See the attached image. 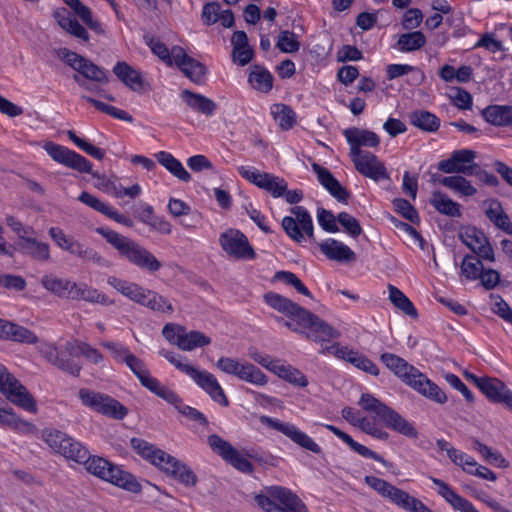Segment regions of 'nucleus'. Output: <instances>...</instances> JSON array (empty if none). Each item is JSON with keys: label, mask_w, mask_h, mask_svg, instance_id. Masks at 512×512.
Returning <instances> with one entry per match:
<instances>
[{"label": "nucleus", "mask_w": 512, "mask_h": 512, "mask_svg": "<svg viewBox=\"0 0 512 512\" xmlns=\"http://www.w3.org/2000/svg\"><path fill=\"white\" fill-rule=\"evenodd\" d=\"M77 72L84 78L98 83H107L109 81L107 72L87 58H84Z\"/></svg>", "instance_id": "47"}, {"label": "nucleus", "mask_w": 512, "mask_h": 512, "mask_svg": "<svg viewBox=\"0 0 512 512\" xmlns=\"http://www.w3.org/2000/svg\"><path fill=\"white\" fill-rule=\"evenodd\" d=\"M479 389L491 402L499 404L509 388L497 378L484 377Z\"/></svg>", "instance_id": "38"}, {"label": "nucleus", "mask_w": 512, "mask_h": 512, "mask_svg": "<svg viewBox=\"0 0 512 512\" xmlns=\"http://www.w3.org/2000/svg\"><path fill=\"white\" fill-rule=\"evenodd\" d=\"M343 134L350 146V156L369 152L362 150L361 147L376 148L380 144L379 136L370 130L350 127L345 129Z\"/></svg>", "instance_id": "14"}, {"label": "nucleus", "mask_w": 512, "mask_h": 512, "mask_svg": "<svg viewBox=\"0 0 512 512\" xmlns=\"http://www.w3.org/2000/svg\"><path fill=\"white\" fill-rule=\"evenodd\" d=\"M210 343V337L206 336L203 332L198 330L187 332L183 327V333L177 339L176 346L183 351H192L196 348L207 346Z\"/></svg>", "instance_id": "32"}, {"label": "nucleus", "mask_w": 512, "mask_h": 512, "mask_svg": "<svg viewBox=\"0 0 512 512\" xmlns=\"http://www.w3.org/2000/svg\"><path fill=\"white\" fill-rule=\"evenodd\" d=\"M44 149L54 161L80 173H88L94 178L104 180L98 172H93L92 163L75 151L53 142L46 143ZM102 185L106 191L113 193L115 197H123V189L125 188L122 185H117L111 180L103 181Z\"/></svg>", "instance_id": "3"}, {"label": "nucleus", "mask_w": 512, "mask_h": 512, "mask_svg": "<svg viewBox=\"0 0 512 512\" xmlns=\"http://www.w3.org/2000/svg\"><path fill=\"white\" fill-rule=\"evenodd\" d=\"M430 203L441 214L450 217H459L461 215L460 205L441 191H434L432 193Z\"/></svg>", "instance_id": "35"}, {"label": "nucleus", "mask_w": 512, "mask_h": 512, "mask_svg": "<svg viewBox=\"0 0 512 512\" xmlns=\"http://www.w3.org/2000/svg\"><path fill=\"white\" fill-rule=\"evenodd\" d=\"M123 362L130 368L143 386L147 384L148 379L152 378L144 362L131 352Z\"/></svg>", "instance_id": "52"}, {"label": "nucleus", "mask_w": 512, "mask_h": 512, "mask_svg": "<svg viewBox=\"0 0 512 512\" xmlns=\"http://www.w3.org/2000/svg\"><path fill=\"white\" fill-rule=\"evenodd\" d=\"M355 169L363 176L376 182L389 179L388 172L383 162L371 152L350 156Z\"/></svg>", "instance_id": "13"}, {"label": "nucleus", "mask_w": 512, "mask_h": 512, "mask_svg": "<svg viewBox=\"0 0 512 512\" xmlns=\"http://www.w3.org/2000/svg\"><path fill=\"white\" fill-rule=\"evenodd\" d=\"M131 446L144 459L181 484L188 487L197 484L198 478L193 470L174 456L139 438H132Z\"/></svg>", "instance_id": "1"}, {"label": "nucleus", "mask_w": 512, "mask_h": 512, "mask_svg": "<svg viewBox=\"0 0 512 512\" xmlns=\"http://www.w3.org/2000/svg\"><path fill=\"white\" fill-rule=\"evenodd\" d=\"M461 274L468 280L478 279L483 270L482 261L474 255H466L461 263Z\"/></svg>", "instance_id": "49"}, {"label": "nucleus", "mask_w": 512, "mask_h": 512, "mask_svg": "<svg viewBox=\"0 0 512 512\" xmlns=\"http://www.w3.org/2000/svg\"><path fill=\"white\" fill-rule=\"evenodd\" d=\"M174 64L194 83H201L205 74L206 67L196 59L187 55L180 46H174Z\"/></svg>", "instance_id": "16"}, {"label": "nucleus", "mask_w": 512, "mask_h": 512, "mask_svg": "<svg viewBox=\"0 0 512 512\" xmlns=\"http://www.w3.org/2000/svg\"><path fill=\"white\" fill-rule=\"evenodd\" d=\"M81 300L106 306L114 304V301L109 299L108 296L85 283H82Z\"/></svg>", "instance_id": "57"}, {"label": "nucleus", "mask_w": 512, "mask_h": 512, "mask_svg": "<svg viewBox=\"0 0 512 512\" xmlns=\"http://www.w3.org/2000/svg\"><path fill=\"white\" fill-rule=\"evenodd\" d=\"M325 428L331 431L333 434H335L337 437H339L343 442H345L354 452L358 453L359 455L365 457V458H371L374 459L377 462L382 463L384 466H387V461L377 454L376 452L370 450L366 446L356 442L353 440V438L345 433L344 431L340 430L339 428L326 424Z\"/></svg>", "instance_id": "25"}, {"label": "nucleus", "mask_w": 512, "mask_h": 512, "mask_svg": "<svg viewBox=\"0 0 512 512\" xmlns=\"http://www.w3.org/2000/svg\"><path fill=\"white\" fill-rule=\"evenodd\" d=\"M380 359L389 370H391L397 377L402 379V381L408 385L409 382L413 381V378H415L416 374L419 372L417 368L410 365L406 360L395 354L383 353L380 356Z\"/></svg>", "instance_id": "18"}, {"label": "nucleus", "mask_w": 512, "mask_h": 512, "mask_svg": "<svg viewBox=\"0 0 512 512\" xmlns=\"http://www.w3.org/2000/svg\"><path fill=\"white\" fill-rule=\"evenodd\" d=\"M8 340L25 344H35L38 342V337L31 330L13 323Z\"/></svg>", "instance_id": "56"}, {"label": "nucleus", "mask_w": 512, "mask_h": 512, "mask_svg": "<svg viewBox=\"0 0 512 512\" xmlns=\"http://www.w3.org/2000/svg\"><path fill=\"white\" fill-rule=\"evenodd\" d=\"M68 279L58 278L54 275H44L41 278V285L49 292L64 297L67 294Z\"/></svg>", "instance_id": "51"}, {"label": "nucleus", "mask_w": 512, "mask_h": 512, "mask_svg": "<svg viewBox=\"0 0 512 512\" xmlns=\"http://www.w3.org/2000/svg\"><path fill=\"white\" fill-rule=\"evenodd\" d=\"M78 200L109 218L114 210L112 206L104 203L100 199L85 191L79 195Z\"/></svg>", "instance_id": "60"}, {"label": "nucleus", "mask_w": 512, "mask_h": 512, "mask_svg": "<svg viewBox=\"0 0 512 512\" xmlns=\"http://www.w3.org/2000/svg\"><path fill=\"white\" fill-rule=\"evenodd\" d=\"M385 426L409 438H416L418 436L415 427L393 409Z\"/></svg>", "instance_id": "43"}, {"label": "nucleus", "mask_w": 512, "mask_h": 512, "mask_svg": "<svg viewBox=\"0 0 512 512\" xmlns=\"http://www.w3.org/2000/svg\"><path fill=\"white\" fill-rule=\"evenodd\" d=\"M208 444L223 460L242 473L251 474L253 465L228 441L219 435L212 434L208 437Z\"/></svg>", "instance_id": "11"}, {"label": "nucleus", "mask_w": 512, "mask_h": 512, "mask_svg": "<svg viewBox=\"0 0 512 512\" xmlns=\"http://www.w3.org/2000/svg\"><path fill=\"white\" fill-rule=\"evenodd\" d=\"M149 391L162 398L169 404L174 405L176 408L182 399L179 395L167 386L162 385L156 378L148 379L147 384L144 386Z\"/></svg>", "instance_id": "44"}, {"label": "nucleus", "mask_w": 512, "mask_h": 512, "mask_svg": "<svg viewBox=\"0 0 512 512\" xmlns=\"http://www.w3.org/2000/svg\"><path fill=\"white\" fill-rule=\"evenodd\" d=\"M139 304L160 313L171 314L174 311L172 304L165 297L148 289L145 290Z\"/></svg>", "instance_id": "39"}, {"label": "nucleus", "mask_w": 512, "mask_h": 512, "mask_svg": "<svg viewBox=\"0 0 512 512\" xmlns=\"http://www.w3.org/2000/svg\"><path fill=\"white\" fill-rule=\"evenodd\" d=\"M388 291L389 300L396 308L410 317L416 318L418 316L415 306L400 289L389 284Z\"/></svg>", "instance_id": "42"}, {"label": "nucleus", "mask_w": 512, "mask_h": 512, "mask_svg": "<svg viewBox=\"0 0 512 512\" xmlns=\"http://www.w3.org/2000/svg\"><path fill=\"white\" fill-rule=\"evenodd\" d=\"M290 212L295 215V217L285 216L282 219V228L286 234L298 243L304 241L305 235L309 239H313V222L307 209L302 206H295L290 209Z\"/></svg>", "instance_id": "8"}, {"label": "nucleus", "mask_w": 512, "mask_h": 512, "mask_svg": "<svg viewBox=\"0 0 512 512\" xmlns=\"http://www.w3.org/2000/svg\"><path fill=\"white\" fill-rule=\"evenodd\" d=\"M426 44V37L420 31L401 34L397 46L403 52H411L421 49Z\"/></svg>", "instance_id": "46"}, {"label": "nucleus", "mask_w": 512, "mask_h": 512, "mask_svg": "<svg viewBox=\"0 0 512 512\" xmlns=\"http://www.w3.org/2000/svg\"><path fill=\"white\" fill-rule=\"evenodd\" d=\"M298 325L299 328H294L295 332L305 335L313 341H330L340 335L332 326L308 310L305 311Z\"/></svg>", "instance_id": "9"}, {"label": "nucleus", "mask_w": 512, "mask_h": 512, "mask_svg": "<svg viewBox=\"0 0 512 512\" xmlns=\"http://www.w3.org/2000/svg\"><path fill=\"white\" fill-rule=\"evenodd\" d=\"M113 73L127 87L133 91H141L143 88V79L139 71L135 70L126 62H117L113 68Z\"/></svg>", "instance_id": "26"}, {"label": "nucleus", "mask_w": 512, "mask_h": 512, "mask_svg": "<svg viewBox=\"0 0 512 512\" xmlns=\"http://www.w3.org/2000/svg\"><path fill=\"white\" fill-rule=\"evenodd\" d=\"M461 238L463 243L473 252H475L483 243L486 244V241L488 240L482 231L474 227L468 228L465 233L461 235Z\"/></svg>", "instance_id": "62"}, {"label": "nucleus", "mask_w": 512, "mask_h": 512, "mask_svg": "<svg viewBox=\"0 0 512 512\" xmlns=\"http://www.w3.org/2000/svg\"><path fill=\"white\" fill-rule=\"evenodd\" d=\"M359 405L369 414H371L372 422H381L385 425L392 408L375 398L369 393H363L359 400Z\"/></svg>", "instance_id": "24"}, {"label": "nucleus", "mask_w": 512, "mask_h": 512, "mask_svg": "<svg viewBox=\"0 0 512 512\" xmlns=\"http://www.w3.org/2000/svg\"><path fill=\"white\" fill-rule=\"evenodd\" d=\"M276 46L283 53H296L300 49V42L295 33L284 30L279 33Z\"/></svg>", "instance_id": "54"}, {"label": "nucleus", "mask_w": 512, "mask_h": 512, "mask_svg": "<svg viewBox=\"0 0 512 512\" xmlns=\"http://www.w3.org/2000/svg\"><path fill=\"white\" fill-rule=\"evenodd\" d=\"M180 97L190 109L206 117L213 116L217 110V104L212 99L188 89L182 90Z\"/></svg>", "instance_id": "23"}, {"label": "nucleus", "mask_w": 512, "mask_h": 512, "mask_svg": "<svg viewBox=\"0 0 512 512\" xmlns=\"http://www.w3.org/2000/svg\"><path fill=\"white\" fill-rule=\"evenodd\" d=\"M456 166L461 168L459 174L472 176L479 164L474 162L476 152L470 149H460L454 151L452 154Z\"/></svg>", "instance_id": "41"}, {"label": "nucleus", "mask_w": 512, "mask_h": 512, "mask_svg": "<svg viewBox=\"0 0 512 512\" xmlns=\"http://www.w3.org/2000/svg\"><path fill=\"white\" fill-rule=\"evenodd\" d=\"M83 463L86 464V468L90 473L120 488L133 493H138L141 490V485L133 475L121 470L118 466L104 458L90 457L88 453L87 459Z\"/></svg>", "instance_id": "4"}, {"label": "nucleus", "mask_w": 512, "mask_h": 512, "mask_svg": "<svg viewBox=\"0 0 512 512\" xmlns=\"http://www.w3.org/2000/svg\"><path fill=\"white\" fill-rule=\"evenodd\" d=\"M156 157L158 162L179 180L183 182L190 181L191 175L183 167L182 163L178 159H176L172 154L161 151L156 155Z\"/></svg>", "instance_id": "36"}, {"label": "nucleus", "mask_w": 512, "mask_h": 512, "mask_svg": "<svg viewBox=\"0 0 512 512\" xmlns=\"http://www.w3.org/2000/svg\"><path fill=\"white\" fill-rule=\"evenodd\" d=\"M266 492V495L255 497L256 503L265 512H308L303 501L285 487L271 486Z\"/></svg>", "instance_id": "5"}, {"label": "nucleus", "mask_w": 512, "mask_h": 512, "mask_svg": "<svg viewBox=\"0 0 512 512\" xmlns=\"http://www.w3.org/2000/svg\"><path fill=\"white\" fill-rule=\"evenodd\" d=\"M486 217L499 229L512 235V222L504 211L500 201L494 199L489 201V206L485 211Z\"/></svg>", "instance_id": "30"}, {"label": "nucleus", "mask_w": 512, "mask_h": 512, "mask_svg": "<svg viewBox=\"0 0 512 512\" xmlns=\"http://www.w3.org/2000/svg\"><path fill=\"white\" fill-rule=\"evenodd\" d=\"M107 394H103L100 392H96L94 390H90L87 388H81L78 392L79 399L81 400V403L89 407L90 409L97 412L101 402L105 398Z\"/></svg>", "instance_id": "61"}, {"label": "nucleus", "mask_w": 512, "mask_h": 512, "mask_svg": "<svg viewBox=\"0 0 512 512\" xmlns=\"http://www.w3.org/2000/svg\"><path fill=\"white\" fill-rule=\"evenodd\" d=\"M260 188L269 192L273 197L278 198L286 192L287 182L283 178L268 173V178L263 181Z\"/></svg>", "instance_id": "55"}, {"label": "nucleus", "mask_w": 512, "mask_h": 512, "mask_svg": "<svg viewBox=\"0 0 512 512\" xmlns=\"http://www.w3.org/2000/svg\"><path fill=\"white\" fill-rule=\"evenodd\" d=\"M43 440L55 452L65 458L82 463L87 459L88 450L74 438L57 429H45Z\"/></svg>", "instance_id": "6"}, {"label": "nucleus", "mask_w": 512, "mask_h": 512, "mask_svg": "<svg viewBox=\"0 0 512 512\" xmlns=\"http://www.w3.org/2000/svg\"><path fill=\"white\" fill-rule=\"evenodd\" d=\"M107 283L122 295L138 304L141 302V299L143 298L146 290L136 283L128 282L115 276H110L107 280Z\"/></svg>", "instance_id": "33"}, {"label": "nucleus", "mask_w": 512, "mask_h": 512, "mask_svg": "<svg viewBox=\"0 0 512 512\" xmlns=\"http://www.w3.org/2000/svg\"><path fill=\"white\" fill-rule=\"evenodd\" d=\"M53 16L63 30L85 42L89 40V35L85 28L76 19L71 18L65 8L56 10Z\"/></svg>", "instance_id": "28"}, {"label": "nucleus", "mask_w": 512, "mask_h": 512, "mask_svg": "<svg viewBox=\"0 0 512 512\" xmlns=\"http://www.w3.org/2000/svg\"><path fill=\"white\" fill-rule=\"evenodd\" d=\"M337 221L352 238H357L362 233L359 221L347 212L339 213L337 215Z\"/></svg>", "instance_id": "63"}, {"label": "nucleus", "mask_w": 512, "mask_h": 512, "mask_svg": "<svg viewBox=\"0 0 512 512\" xmlns=\"http://www.w3.org/2000/svg\"><path fill=\"white\" fill-rule=\"evenodd\" d=\"M221 248L236 259H254L255 252L248 238L237 229H228L219 236Z\"/></svg>", "instance_id": "12"}, {"label": "nucleus", "mask_w": 512, "mask_h": 512, "mask_svg": "<svg viewBox=\"0 0 512 512\" xmlns=\"http://www.w3.org/2000/svg\"><path fill=\"white\" fill-rule=\"evenodd\" d=\"M271 113L283 130L292 128L296 122L295 112L288 105L274 104Z\"/></svg>", "instance_id": "48"}, {"label": "nucleus", "mask_w": 512, "mask_h": 512, "mask_svg": "<svg viewBox=\"0 0 512 512\" xmlns=\"http://www.w3.org/2000/svg\"><path fill=\"white\" fill-rule=\"evenodd\" d=\"M40 353L50 364L58 369L75 377L80 375L82 365L71 358H67L65 350L60 351L55 345L45 343L40 346Z\"/></svg>", "instance_id": "15"}, {"label": "nucleus", "mask_w": 512, "mask_h": 512, "mask_svg": "<svg viewBox=\"0 0 512 512\" xmlns=\"http://www.w3.org/2000/svg\"><path fill=\"white\" fill-rule=\"evenodd\" d=\"M264 299L266 303L273 309L285 314L288 317H291L293 320H297L298 322L307 310L292 300L277 293H267L265 294Z\"/></svg>", "instance_id": "19"}, {"label": "nucleus", "mask_w": 512, "mask_h": 512, "mask_svg": "<svg viewBox=\"0 0 512 512\" xmlns=\"http://www.w3.org/2000/svg\"><path fill=\"white\" fill-rule=\"evenodd\" d=\"M439 183L462 196L469 197L477 193V189L472 185L471 181L467 180L462 175L440 178Z\"/></svg>", "instance_id": "37"}, {"label": "nucleus", "mask_w": 512, "mask_h": 512, "mask_svg": "<svg viewBox=\"0 0 512 512\" xmlns=\"http://www.w3.org/2000/svg\"><path fill=\"white\" fill-rule=\"evenodd\" d=\"M65 351L70 357L84 356L93 364H99L103 355L88 343L81 341H68L64 345Z\"/></svg>", "instance_id": "31"}, {"label": "nucleus", "mask_w": 512, "mask_h": 512, "mask_svg": "<svg viewBox=\"0 0 512 512\" xmlns=\"http://www.w3.org/2000/svg\"><path fill=\"white\" fill-rule=\"evenodd\" d=\"M95 231L105 238L122 259L130 264L151 273L161 269V262L137 241L104 227H97Z\"/></svg>", "instance_id": "2"}, {"label": "nucleus", "mask_w": 512, "mask_h": 512, "mask_svg": "<svg viewBox=\"0 0 512 512\" xmlns=\"http://www.w3.org/2000/svg\"><path fill=\"white\" fill-rule=\"evenodd\" d=\"M327 352L335 354L338 358L346 360L356 368L369 373L371 375H379V368L365 355L357 351L351 350L347 347H340L339 345H331L325 348Z\"/></svg>", "instance_id": "17"}, {"label": "nucleus", "mask_w": 512, "mask_h": 512, "mask_svg": "<svg viewBox=\"0 0 512 512\" xmlns=\"http://www.w3.org/2000/svg\"><path fill=\"white\" fill-rule=\"evenodd\" d=\"M431 480L438 486V494L443 497L454 510L459 512H479L470 501L456 493L447 483L438 478H431Z\"/></svg>", "instance_id": "20"}, {"label": "nucleus", "mask_w": 512, "mask_h": 512, "mask_svg": "<svg viewBox=\"0 0 512 512\" xmlns=\"http://www.w3.org/2000/svg\"><path fill=\"white\" fill-rule=\"evenodd\" d=\"M260 421L261 423L266 424L268 427L284 434L291 441L303 449H306L315 454H320L322 452L321 447L306 433L299 430L294 424L289 422H282L278 419H274L268 416H262Z\"/></svg>", "instance_id": "10"}, {"label": "nucleus", "mask_w": 512, "mask_h": 512, "mask_svg": "<svg viewBox=\"0 0 512 512\" xmlns=\"http://www.w3.org/2000/svg\"><path fill=\"white\" fill-rule=\"evenodd\" d=\"M68 138L82 151L87 153L89 156L102 160L105 157V151L103 149L97 148L86 140L78 137L76 133L72 130H68L66 132Z\"/></svg>", "instance_id": "53"}, {"label": "nucleus", "mask_w": 512, "mask_h": 512, "mask_svg": "<svg viewBox=\"0 0 512 512\" xmlns=\"http://www.w3.org/2000/svg\"><path fill=\"white\" fill-rule=\"evenodd\" d=\"M482 117L494 126H508L512 124V106L490 105L482 110Z\"/></svg>", "instance_id": "29"}, {"label": "nucleus", "mask_w": 512, "mask_h": 512, "mask_svg": "<svg viewBox=\"0 0 512 512\" xmlns=\"http://www.w3.org/2000/svg\"><path fill=\"white\" fill-rule=\"evenodd\" d=\"M491 310L506 322L512 324V309L509 305L499 296L491 295Z\"/></svg>", "instance_id": "64"}, {"label": "nucleus", "mask_w": 512, "mask_h": 512, "mask_svg": "<svg viewBox=\"0 0 512 512\" xmlns=\"http://www.w3.org/2000/svg\"><path fill=\"white\" fill-rule=\"evenodd\" d=\"M249 84L261 93H268L273 87V76L264 67L254 65L248 76Z\"/></svg>", "instance_id": "34"}, {"label": "nucleus", "mask_w": 512, "mask_h": 512, "mask_svg": "<svg viewBox=\"0 0 512 512\" xmlns=\"http://www.w3.org/2000/svg\"><path fill=\"white\" fill-rule=\"evenodd\" d=\"M0 391L14 404L35 412L36 403L27 389L0 363Z\"/></svg>", "instance_id": "7"}, {"label": "nucleus", "mask_w": 512, "mask_h": 512, "mask_svg": "<svg viewBox=\"0 0 512 512\" xmlns=\"http://www.w3.org/2000/svg\"><path fill=\"white\" fill-rule=\"evenodd\" d=\"M238 378L258 386H263L267 383L266 375L250 363L242 365Z\"/></svg>", "instance_id": "50"}, {"label": "nucleus", "mask_w": 512, "mask_h": 512, "mask_svg": "<svg viewBox=\"0 0 512 512\" xmlns=\"http://www.w3.org/2000/svg\"><path fill=\"white\" fill-rule=\"evenodd\" d=\"M18 245L21 252L35 260L48 261L50 259L49 245L45 242L38 241L30 234L27 237H23V240H20Z\"/></svg>", "instance_id": "27"}, {"label": "nucleus", "mask_w": 512, "mask_h": 512, "mask_svg": "<svg viewBox=\"0 0 512 512\" xmlns=\"http://www.w3.org/2000/svg\"><path fill=\"white\" fill-rule=\"evenodd\" d=\"M320 251L329 259L337 262H354L355 252L344 243L329 238L319 244Z\"/></svg>", "instance_id": "21"}, {"label": "nucleus", "mask_w": 512, "mask_h": 512, "mask_svg": "<svg viewBox=\"0 0 512 512\" xmlns=\"http://www.w3.org/2000/svg\"><path fill=\"white\" fill-rule=\"evenodd\" d=\"M78 200L109 218L114 210L112 206L104 203L100 199L85 191L79 195Z\"/></svg>", "instance_id": "59"}, {"label": "nucleus", "mask_w": 512, "mask_h": 512, "mask_svg": "<svg viewBox=\"0 0 512 512\" xmlns=\"http://www.w3.org/2000/svg\"><path fill=\"white\" fill-rule=\"evenodd\" d=\"M97 413L113 419L121 420L128 414V409L116 399L106 395L101 402Z\"/></svg>", "instance_id": "45"}, {"label": "nucleus", "mask_w": 512, "mask_h": 512, "mask_svg": "<svg viewBox=\"0 0 512 512\" xmlns=\"http://www.w3.org/2000/svg\"><path fill=\"white\" fill-rule=\"evenodd\" d=\"M78 200L109 218L114 210L112 206L104 203L100 199L85 191L79 195Z\"/></svg>", "instance_id": "58"}, {"label": "nucleus", "mask_w": 512, "mask_h": 512, "mask_svg": "<svg viewBox=\"0 0 512 512\" xmlns=\"http://www.w3.org/2000/svg\"><path fill=\"white\" fill-rule=\"evenodd\" d=\"M409 117L411 124L426 132H435L440 126L439 118L429 111L417 110L412 112Z\"/></svg>", "instance_id": "40"}, {"label": "nucleus", "mask_w": 512, "mask_h": 512, "mask_svg": "<svg viewBox=\"0 0 512 512\" xmlns=\"http://www.w3.org/2000/svg\"><path fill=\"white\" fill-rule=\"evenodd\" d=\"M409 386L418 393L439 404H444L447 401L445 392L420 371L416 374L415 378H413V381L409 382Z\"/></svg>", "instance_id": "22"}]
</instances>
